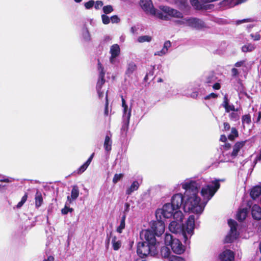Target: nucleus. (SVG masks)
Masks as SVG:
<instances>
[{
	"mask_svg": "<svg viewBox=\"0 0 261 261\" xmlns=\"http://www.w3.org/2000/svg\"><path fill=\"white\" fill-rule=\"evenodd\" d=\"M181 187L186 190L184 211L201 214L207 201L212 198L219 188L220 184L219 180H215L213 181L211 185H206L202 188L201 194L203 198L202 202H200V198L198 196V189L200 187L199 182L185 180L181 184Z\"/></svg>",
	"mask_w": 261,
	"mask_h": 261,
	"instance_id": "f257e3e1",
	"label": "nucleus"
},
{
	"mask_svg": "<svg viewBox=\"0 0 261 261\" xmlns=\"http://www.w3.org/2000/svg\"><path fill=\"white\" fill-rule=\"evenodd\" d=\"M184 217V215L181 211H176L173 215L174 220L169 225V229L174 233L182 232L185 243L187 244L189 243V239L194 233L195 217L193 215L189 216L184 225L182 224Z\"/></svg>",
	"mask_w": 261,
	"mask_h": 261,
	"instance_id": "f03ea898",
	"label": "nucleus"
},
{
	"mask_svg": "<svg viewBox=\"0 0 261 261\" xmlns=\"http://www.w3.org/2000/svg\"><path fill=\"white\" fill-rule=\"evenodd\" d=\"M164 243L166 246L171 247L172 251L175 253L180 254L184 252L185 249L180 241L169 234L166 233L164 238Z\"/></svg>",
	"mask_w": 261,
	"mask_h": 261,
	"instance_id": "7ed1b4c3",
	"label": "nucleus"
},
{
	"mask_svg": "<svg viewBox=\"0 0 261 261\" xmlns=\"http://www.w3.org/2000/svg\"><path fill=\"white\" fill-rule=\"evenodd\" d=\"M150 228L148 229L149 238L159 237L165 231V224L162 219H157L156 221H152L149 224Z\"/></svg>",
	"mask_w": 261,
	"mask_h": 261,
	"instance_id": "20e7f679",
	"label": "nucleus"
},
{
	"mask_svg": "<svg viewBox=\"0 0 261 261\" xmlns=\"http://www.w3.org/2000/svg\"><path fill=\"white\" fill-rule=\"evenodd\" d=\"M177 211L173 207L170 203L165 204L162 208H158L155 212V216L156 219H162V218L168 219L173 217L175 212Z\"/></svg>",
	"mask_w": 261,
	"mask_h": 261,
	"instance_id": "39448f33",
	"label": "nucleus"
},
{
	"mask_svg": "<svg viewBox=\"0 0 261 261\" xmlns=\"http://www.w3.org/2000/svg\"><path fill=\"white\" fill-rule=\"evenodd\" d=\"M140 240L137 243V253L139 257H147V249L145 244L147 243V229H142L140 232Z\"/></svg>",
	"mask_w": 261,
	"mask_h": 261,
	"instance_id": "423d86ee",
	"label": "nucleus"
},
{
	"mask_svg": "<svg viewBox=\"0 0 261 261\" xmlns=\"http://www.w3.org/2000/svg\"><path fill=\"white\" fill-rule=\"evenodd\" d=\"M178 22L195 29H201L205 27V24L202 20L196 18H185L178 21Z\"/></svg>",
	"mask_w": 261,
	"mask_h": 261,
	"instance_id": "0eeeda50",
	"label": "nucleus"
},
{
	"mask_svg": "<svg viewBox=\"0 0 261 261\" xmlns=\"http://www.w3.org/2000/svg\"><path fill=\"white\" fill-rule=\"evenodd\" d=\"M159 242H156L155 237L149 238L148 234V254L154 256L158 254Z\"/></svg>",
	"mask_w": 261,
	"mask_h": 261,
	"instance_id": "6e6552de",
	"label": "nucleus"
},
{
	"mask_svg": "<svg viewBox=\"0 0 261 261\" xmlns=\"http://www.w3.org/2000/svg\"><path fill=\"white\" fill-rule=\"evenodd\" d=\"M185 201V193H184V196L180 193L176 194L172 196L171 203L170 204L176 209V211H179V208L181 205L183 206V208L184 209V203Z\"/></svg>",
	"mask_w": 261,
	"mask_h": 261,
	"instance_id": "1a4fd4ad",
	"label": "nucleus"
},
{
	"mask_svg": "<svg viewBox=\"0 0 261 261\" xmlns=\"http://www.w3.org/2000/svg\"><path fill=\"white\" fill-rule=\"evenodd\" d=\"M228 224L230 228V230L229 236L226 238V242H230L238 238L239 233L237 231V223L235 221L230 219L228 221Z\"/></svg>",
	"mask_w": 261,
	"mask_h": 261,
	"instance_id": "9d476101",
	"label": "nucleus"
},
{
	"mask_svg": "<svg viewBox=\"0 0 261 261\" xmlns=\"http://www.w3.org/2000/svg\"><path fill=\"white\" fill-rule=\"evenodd\" d=\"M160 9L170 16L176 18H181L182 17L181 13L169 7L163 6L160 7Z\"/></svg>",
	"mask_w": 261,
	"mask_h": 261,
	"instance_id": "9b49d317",
	"label": "nucleus"
},
{
	"mask_svg": "<svg viewBox=\"0 0 261 261\" xmlns=\"http://www.w3.org/2000/svg\"><path fill=\"white\" fill-rule=\"evenodd\" d=\"M234 253L228 249H226L219 255L221 261H232L234 259Z\"/></svg>",
	"mask_w": 261,
	"mask_h": 261,
	"instance_id": "f8f14e48",
	"label": "nucleus"
},
{
	"mask_svg": "<svg viewBox=\"0 0 261 261\" xmlns=\"http://www.w3.org/2000/svg\"><path fill=\"white\" fill-rule=\"evenodd\" d=\"M171 43L170 41H165L162 49L160 51L155 52L154 53V55L162 57L166 55L168 53V50L171 47Z\"/></svg>",
	"mask_w": 261,
	"mask_h": 261,
	"instance_id": "ddd939ff",
	"label": "nucleus"
},
{
	"mask_svg": "<svg viewBox=\"0 0 261 261\" xmlns=\"http://www.w3.org/2000/svg\"><path fill=\"white\" fill-rule=\"evenodd\" d=\"M251 214L254 219H261V207L257 204L253 205L251 210Z\"/></svg>",
	"mask_w": 261,
	"mask_h": 261,
	"instance_id": "4468645a",
	"label": "nucleus"
},
{
	"mask_svg": "<svg viewBox=\"0 0 261 261\" xmlns=\"http://www.w3.org/2000/svg\"><path fill=\"white\" fill-rule=\"evenodd\" d=\"M79 195V188L76 185H74L72 187L71 190V196H67V200L69 203H71L72 200H75Z\"/></svg>",
	"mask_w": 261,
	"mask_h": 261,
	"instance_id": "2eb2a0df",
	"label": "nucleus"
},
{
	"mask_svg": "<svg viewBox=\"0 0 261 261\" xmlns=\"http://www.w3.org/2000/svg\"><path fill=\"white\" fill-rule=\"evenodd\" d=\"M245 143L246 141L237 142L233 146L231 155L233 157L236 156L240 149L245 145Z\"/></svg>",
	"mask_w": 261,
	"mask_h": 261,
	"instance_id": "dca6fc26",
	"label": "nucleus"
},
{
	"mask_svg": "<svg viewBox=\"0 0 261 261\" xmlns=\"http://www.w3.org/2000/svg\"><path fill=\"white\" fill-rule=\"evenodd\" d=\"M94 155V153H93L90 156V157L88 158L87 161L83 165L81 166L80 167V168H78V169L77 170V173L78 174L82 173L83 172H84L87 169L88 167L90 164V163H91V161H92V159L93 158Z\"/></svg>",
	"mask_w": 261,
	"mask_h": 261,
	"instance_id": "f3484780",
	"label": "nucleus"
},
{
	"mask_svg": "<svg viewBox=\"0 0 261 261\" xmlns=\"http://www.w3.org/2000/svg\"><path fill=\"white\" fill-rule=\"evenodd\" d=\"M110 53L112 55V58H116L120 53V49L118 44H114L112 45L110 48Z\"/></svg>",
	"mask_w": 261,
	"mask_h": 261,
	"instance_id": "a211bd4d",
	"label": "nucleus"
},
{
	"mask_svg": "<svg viewBox=\"0 0 261 261\" xmlns=\"http://www.w3.org/2000/svg\"><path fill=\"white\" fill-rule=\"evenodd\" d=\"M105 72H99L98 75V79L96 84V87L99 89L100 88H102L103 85L105 83L106 80L105 79Z\"/></svg>",
	"mask_w": 261,
	"mask_h": 261,
	"instance_id": "6ab92c4d",
	"label": "nucleus"
},
{
	"mask_svg": "<svg viewBox=\"0 0 261 261\" xmlns=\"http://www.w3.org/2000/svg\"><path fill=\"white\" fill-rule=\"evenodd\" d=\"M139 187V184L137 181H133L130 186L126 190V195H130L133 192L137 190Z\"/></svg>",
	"mask_w": 261,
	"mask_h": 261,
	"instance_id": "aec40b11",
	"label": "nucleus"
},
{
	"mask_svg": "<svg viewBox=\"0 0 261 261\" xmlns=\"http://www.w3.org/2000/svg\"><path fill=\"white\" fill-rule=\"evenodd\" d=\"M35 206L36 208H39L43 203V199L41 193L38 191H37L35 197Z\"/></svg>",
	"mask_w": 261,
	"mask_h": 261,
	"instance_id": "412c9836",
	"label": "nucleus"
},
{
	"mask_svg": "<svg viewBox=\"0 0 261 261\" xmlns=\"http://www.w3.org/2000/svg\"><path fill=\"white\" fill-rule=\"evenodd\" d=\"M250 195L253 199H255L259 196L261 197V187H254L251 191Z\"/></svg>",
	"mask_w": 261,
	"mask_h": 261,
	"instance_id": "4be33fe9",
	"label": "nucleus"
},
{
	"mask_svg": "<svg viewBox=\"0 0 261 261\" xmlns=\"http://www.w3.org/2000/svg\"><path fill=\"white\" fill-rule=\"evenodd\" d=\"M112 244L113 248L115 251L118 250L121 247V242L117 239L116 236L112 237Z\"/></svg>",
	"mask_w": 261,
	"mask_h": 261,
	"instance_id": "5701e85b",
	"label": "nucleus"
},
{
	"mask_svg": "<svg viewBox=\"0 0 261 261\" xmlns=\"http://www.w3.org/2000/svg\"><path fill=\"white\" fill-rule=\"evenodd\" d=\"M247 213L248 210L246 208L240 209L237 214L238 220L239 221L244 220L246 218Z\"/></svg>",
	"mask_w": 261,
	"mask_h": 261,
	"instance_id": "b1692460",
	"label": "nucleus"
},
{
	"mask_svg": "<svg viewBox=\"0 0 261 261\" xmlns=\"http://www.w3.org/2000/svg\"><path fill=\"white\" fill-rule=\"evenodd\" d=\"M137 66L136 64L133 62L129 63L125 71V74L129 76L136 70Z\"/></svg>",
	"mask_w": 261,
	"mask_h": 261,
	"instance_id": "393cba45",
	"label": "nucleus"
},
{
	"mask_svg": "<svg viewBox=\"0 0 261 261\" xmlns=\"http://www.w3.org/2000/svg\"><path fill=\"white\" fill-rule=\"evenodd\" d=\"M126 217V214H123V215L121 217L120 225L117 228L116 230L119 233H122L123 230L125 228Z\"/></svg>",
	"mask_w": 261,
	"mask_h": 261,
	"instance_id": "a878e982",
	"label": "nucleus"
},
{
	"mask_svg": "<svg viewBox=\"0 0 261 261\" xmlns=\"http://www.w3.org/2000/svg\"><path fill=\"white\" fill-rule=\"evenodd\" d=\"M103 146L105 150L108 152L110 151L112 149V140L108 135L105 137Z\"/></svg>",
	"mask_w": 261,
	"mask_h": 261,
	"instance_id": "bb28decb",
	"label": "nucleus"
},
{
	"mask_svg": "<svg viewBox=\"0 0 261 261\" xmlns=\"http://www.w3.org/2000/svg\"><path fill=\"white\" fill-rule=\"evenodd\" d=\"M167 246L165 245V246L162 247L161 254L163 257L169 258L171 252L170 249Z\"/></svg>",
	"mask_w": 261,
	"mask_h": 261,
	"instance_id": "cd10ccee",
	"label": "nucleus"
},
{
	"mask_svg": "<svg viewBox=\"0 0 261 261\" xmlns=\"http://www.w3.org/2000/svg\"><path fill=\"white\" fill-rule=\"evenodd\" d=\"M255 48V46L251 43H248L243 45L242 47V50L244 53L250 52Z\"/></svg>",
	"mask_w": 261,
	"mask_h": 261,
	"instance_id": "c85d7f7f",
	"label": "nucleus"
},
{
	"mask_svg": "<svg viewBox=\"0 0 261 261\" xmlns=\"http://www.w3.org/2000/svg\"><path fill=\"white\" fill-rule=\"evenodd\" d=\"M246 0H223L225 5L233 6L245 2Z\"/></svg>",
	"mask_w": 261,
	"mask_h": 261,
	"instance_id": "c756f323",
	"label": "nucleus"
},
{
	"mask_svg": "<svg viewBox=\"0 0 261 261\" xmlns=\"http://www.w3.org/2000/svg\"><path fill=\"white\" fill-rule=\"evenodd\" d=\"M238 136V132L237 130L232 127L231 128V134L228 136V139L230 140H233L235 138Z\"/></svg>",
	"mask_w": 261,
	"mask_h": 261,
	"instance_id": "7c9ffc66",
	"label": "nucleus"
},
{
	"mask_svg": "<svg viewBox=\"0 0 261 261\" xmlns=\"http://www.w3.org/2000/svg\"><path fill=\"white\" fill-rule=\"evenodd\" d=\"M28 198V194L27 193L22 196L20 201H19L16 205V207L18 208H20L23 204L26 202Z\"/></svg>",
	"mask_w": 261,
	"mask_h": 261,
	"instance_id": "2f4dec72",
	"label": "nucleus"
},
{
	"mask_svg": "<svg viewBox=\"0 0 261 261\" xmlns=\"http://www.w3.org/2000/svg\"><path fill=\"white\" fill-rule=\"evenodd\" d=\"M109 100H108V91L106 93V102L105 105V111H104V114L106 116H108L109 115Z\"/></svg>",
	"mask_w": 261,
	"mask_h": 261,
	"instance_id": "473e14b6",
	"label": "nucleus"
},
{
	"mask_svg": "<svg viewBox=\"0 0 261 261\" xmlns=\"http://www.w3.org/2000/svg\"><path fill=\"white\" fill-rule=\"evenodd\" d=\"M123 176L124 175L122 173L115 174L113 178V182L115 184L117 183Z\"/></svg>",
	"mask_w": 261,
	"mask_h": 261,
	"instance_id": "72a5a7b5",
	"label": "nucleus"
},
{
	"mask_svg": "<svg viewBox=\"0 0 261 261\" xmlns=\"http://www.w3.org/2000/svg\"><path fill=\"white\" fill-rule=\"evenodd\" d=\"M130 116V111H129L128 115L127 116V121L122 126V128H121L122 130H123L124 131H126V132L127 131Z\"/></svg>",
	"mask_w": 261,
	"mask_h": 261,
	"instance_id": "f704fd0d",
	"label": "nucleus"
},
{
	"mask_svg": "<svg viewBox=\"0 0 261 261\" xmlns=\"http://www.w3.org/2000/svg\"><path fill=\"white\" fill-rule=\"evenodd\" d=\"M103 11L106 14H109L113 11V7L111 5H107L103 7Z\"/></svg>",
	"mask_w": 261,
	"mask_h": 261,
	"instance_id": "c9c22d12",
	"label": "nucleus"
},
{
	"mask_svg": "<svg viewBox=\"0 0 261 261\" xmlns=\"http://www.w3.org/2000/svg\"><path fill=\"white\" fill-rule=\"evenodd\" d=\"M250 36L253 41H258L261 39V35L258 32H256L254 34L252 33L250 35Z\"/></svg>",
	"mask_w": 261,
	"mask_h": 261,
	"instance_id": "e433bc0d",
	"label": "nucleus"
},
{
	"mask_svg": "<svg viewBox=\"0 0 261 261\" xmlns=\"http://www.w3.org/2000/svg\"><path fill=\"white\" fill-rule=\"evenodd\" d=\"M243 123L249 124L251 122V116L250 115H245L242 117Z\"/></svg>",
	"mask_w": 261,
	"mask_h": 261,
	"instance_id": "4c0bfd02",
	"label": "nucleus"
},
{
	"mask_svg": "<svg viewBox=\"0 0 261 261\" xmlns=\"http://www.w3.org/2000/svg\"><path fill=\"white\" fill-rule=\"evenodd\" d=\"M215 81V77L213 74H210L206 77L205 82L207 83H211Z\"/></svg>",
	"mask_w": 261,
	"mask_h": 261,
	"instance_id": "58836bf2",
	"label": "nucleus"
},
{
	"mask_svg": "<svg viewBox=\"0 0 261 261\" xmlns=\"http://www.w3.org/2000/svg\"><path fill=\"white\" fill-rule=\"evenodd\" d=\"M101 18L103 23L105 24H109L110 22V19L107 15L102 14L101 15Z\"/></svg>",
	"mask_w": 261,
	"mask_h": 261,
	"instance_id": "ea45409f",
	"label": "nucleus"
},
{
	"mask_svg": "<svg viewBox=\"0 0 261 261\" xmlns=\"http://www.w3.org/2000/svg\"><path fill=\"white\" fill-rule=\"evenodd\" d=\"M169 261H185V260L182 257H181L180 256L172 255L169 257Z\"/></svg>",
	"mask_w": 261,
	"mask_h": 261,
	"instance_id": "a19ab883",
	"label": "nucleus"
},
{
	"mask_svg": "<svg viewBox=\"0 0 261 261\" xmlns=\"http://www.w3.org/2000/svg\"><path fill=\"white\" fill-rule=\"evenodd\" d=\"M94 4V1L93 0H90L88 2L85 3V7L87 9H90L92 8Z\"/></svg>",
	"mask_w": 261,
	"mask_h": 261,
	"instance_id": "79ce46f5",
	"label": "nucleus"
},
{
	"mask_svg": "<svg viewBox=\"0 0 261 261\" xmlns=\"http://www.w3.org/2000/svg\"><path fill=\"white\" fill-rule=\"evenodd\" d=\"M140 5L144 11H147V0H140Z\"/></svg>",
	"mask_w": 261,
	"mask_h": 261,
	"instance_id": "37998d69",
	"label": "nucleus"
},
{
	"mask_svg": "<svg viewBox=\"0 0 261 261\" xmlns=\"http://www.w3.org/2000/svg\"><path fill=\"white\" fill-rule=\"evenodd\" d=\"M191 5L194 6L197 9H200L201 6L198 4V0H190Z\"/></svg>",
	"mask_w": 261,
	"mask_h": 261,
	"instance_id": "c03bdc74",
	"label": "nucleus"
},
{
	"mask_svg": "<svg viewBox=\"0 0 261 261\" xmlns=\"http://www.w3.org/2000/svg\"><path fill=\"white\" fill-rule=\"evenodd\" d=\"M110 20L111 21V22L112 23H118L119 22L120 19V18L118 17V16L117 15H113L112 16L111 18H110Z\"/></svg>",
	"mask_w": 261,
	"mask_h": 261,
	"instance_id": "a18cd8bd",
	"label": "nucleus"
},
{
	"mask_svg": "<svg viewBox=\"0 0 261 261\" xmlns=\"http://www.w3.org/2000/svg\"><path fill=\"white\" fill-rule=\"evenodd\" d=\"M98 70L99 72H105L104 68L100 62L99 59L97 60Z\"/></svg>",
	"mask_w": 261,
	"mask_h": 261,
	"instance_id": "49530a36",
	"label": "nucleus"
},
{
	"mask_svg": "<svg viewBox=\"0 0 261 261\" xmlns=\"http://www.w3.org/2000/svg\"><path fill=\"white\" fill-rule=\"evenodd\" d=\"M103 5V3L101 1H97L95 2L94 7L96 9H99Z\"/></svg>",
	"mask_w": 261,
	"mask_h": 261,
	"instance_id": "de8ad7c7",
	"label": "nucleus"
},
{
	"mask_svg": "<svg viewBox=\"0 0 261 261\" xmlns=\"http://www.w3.org/2000/svg\"><path fill=\"white\" fill-rule=\"evenodd\" d=\"M138 41L142 43L147 41V35L140 36L138 38Z\"/></svg>",
	"mask_w": 261,
	"mask_h": 261,
	"instance_id": "09e8293b",
	"label": "nucleus"
},
{
	"mask_svg": "<svg viewBox=\"0 0 261 261\" xmlns=\"http://www.w3.org/2000/svg\"><path fill=\"white\" fill-rule=\"evenodd\" d=\"M96 90L98 93V97L100 99L102 98L103 97V92L101 91V88L99 89L96 87Z\"/></svg>",
	"mask_w": 261,
	"mask_h": 261,
	"instance_id": "8fccbe9b",
	"label": "nucleus"
},
{
	"mask_svg": "<svg viewBox=\"0 0 261 261\" xmlns=\"http://www.w3.org/2000/svg\"><path fill=\"white\" fill-rule=\"evenodd\" d=\"M149 12L151 14L153 15L160 17V13L158 12H156L154 9H150Z\"/></svg>",
	"mask_w": 261,
	"mask_h": 261,
	"instance_id": "3c124183",
	"label": "nucleus"
},
{
	"mask_svg": "<svg viewBox=\"0 0 261 261\" xmlns=\"http://www.w3.org/2000/svg\"><path fill=\"white\" fill-rule=\"evenodd\" d=\"M124 206H125V208H124L123 213H124V214H126V213L129 210L130 204L128 202H126V203H125Z\"/></svg>",
	"mask_w": 261,
	"mask_h": 261,
	"instance_id": "603ef678",
	"label": "nucleus"
},
{
	"mask_svg": "<svg viewBox=\"0 0 261 261\" xmlns=\"http://www.w3.org/2000/svg\"><path fill=\"white\" fill-rule=\"evenodd\" d=\"M225 110L227 112H229L230 111H234V107L233 105H228V107L225 108Z\"/></svg>",
	"mask_w": 261,
	"mask_h": 261,
	"instance_id": "864d4df0",
	"label": "nucleus"
},
{
	"mask_svg": "<svg viewBox=\"0 0 261 261\" xmlns=\"http://www.w3.org/2000/svg\"><path fill=\"white\" fill-rule=\"evenodd\" d=\"M61 213L63 215H66L68 214V206H67L66 204H65L64 207L62 209Z\"/></svg>",
	"mask_w": 261,
	"mask_h": 261,
	"instance_id": "5fc2aeb1",
	"label": "nucleus"
},
{
	"mask_svg": "<svg viewBox=\"0 0 261 261\" xmlns=\"http://www.w3.org/2000/svg\"><path fill=\"white\" fill-rule=\"evenodd\" d=\"M229 105L228 104V100L227 98V97L225 96L224 98V101H223V106L225 108H226Z\"/></svg>",
	"mask_w": 261,
	"mask_h": 261,
	"instance_id": "6e6d98bb",
	"label": "nucleus"
},
{
	"mask_svg": "<svg viewBox=\"0 0 261 261\" xmlns=\"http://www.w3.org/2000/svg\"><path fill=\"white\" fill-rule=\"evenodd\" d=\"M230 117L232 119H238L239 118L238 114L234 112H232L230 114Z\"/></svg>",
	"mask_w": 261,
	"mask_h": 261,
	"instance_id": "4d7b16f0",
	"label": "nucleus"
},
{
	"mask_svg": "<svg viewBox=\"0 0 261 261\" xmlns=\"http://www.w3.org/2000/svg\"><path fill=\"white\" fill-rule=\"evenodd\" d=\"M123 115H125L126 117H127V116L128 115L129 111H130L131 112V110L128 109L127 106H126V108L125 107H123Z\"/></svg>",
	"mask_w": 261,
	"mask_h": 261,
	"instance_id": "13d9d810",
	"label": "nucleus"
},
{
	"mask_svg": "<svg viewBox=\"0 0 261 261\" xmlns=\"http://www.w3.org/2000/svg\"><path fill=\"white\" fill-rule=\"evenodd\" d=\"M217 96V95L216 94L212 93L209 94L208 95L206 96L205 97V99H210L211 98H216Z\"/></svg>",
	"mask_w": 261,
	"mask_h": 261,
	"instance_id": "bf43d9fd",
	"label": "nucleus"
},
{
	"mask_svg": "<svg viewBox=\"0 0 261 261\" xmlns=\"http://www.w3.org/2000/svg\"><path fill=\"white\" fill-rule=\"evenodd\" d=\"M112 232L110 233V236H109L108 234H107V240L106 241V246H109V244H110V238H111V236H112Z\"/></svg>",
	"mask_w": 261,
	"mask_h": 261,
	"instance_id": "052dcab7",
	"label": "nucleus"
},
{
	"mask_svg": "<svg viewBox=\"0 0 261 261\" xmlns=\"http://www.w3.org/2000/svg\"><path fill=\"white\" fill-rule=\"evenodd\" d=\"M121 101H122V107L126 108V106H127V105H126L125 100L124 98L123 97L122 95L121 96Z\"/></svg>",
	"mask_w": 261,
	"mask_h": 261,
	"instance_id": "680f3d73",
	"label": "nucleus"
},
{
	"mask_svg": "<svg viewBox=\"0 0 261 261\" xmlns=\"http://www.w3.org/2000/svg\"><path fill=\"white\" fill-rule=\"evenodd\" d=\"M84 37L85 39H86V40H90V35H89V33L88 31L86 32V34L84 35Z\"/></svg>",
	"mask_w": 261,
	"mask_h": 261,
	"instance_id": "e2e57ef3",
	"label": "nucleus"
},
{
	"mask_svg": "<svg viewBox=\"0 0 261 261\" xmlns=\"http://www.w3.org/2000/svg\"><path fill=\"white\" fill-rule=\"evenodd\" d=\"M244 63V61H240V62H237L236 64H235V66L236 67H240L241 66H242Z\"/></svg>",
	"mask_w": 261,
	"mask_h": 261,
	"instance_id": "0e129e2a",
	"label": "nucleus"
},
{
	"mask_svg": "<svg viewBox=\"0 0 261 261\" xmlns=\"http://www.w3.org/2000/svg\"><path fill=\"white\" fill-rule=\"evenodd\" d=\"M232 74L233 76H236L238 74V70L236 68H232L231 70Z\"/></svg>",
	"mask_w": 261,
	"mask_h": 261,
	"instance_id": "69168bd1",
	"label": "nucleus"
},
{
	"mask_svg": "<svg viewBox=\"0 0 261 261\" xmlns=\"http://www.w3.org/2000/svg\"><path fill=\"white\" fill-rule=\"evenodd\" d=\"M147 257H139V258H137L136 261H147L146 259V258Z\"/></svg>",
	"mask_w": 261,
	"mask_h": 261,
	"instance_id": "338daca9",
	"label": "nucleus"
},
{
	"mask_svg": "<svg viewBox=\"0 0 261 261\" xmlns=\"http://www.w3.org/2000/svg\"><path fill=\"white\" fill-rule=\"evenodd\" d=\"M43 261H54V257L50 255L47 257V259H45Z\"/></svg>",
	"mask_w": 261,
	"mask_h": 261,
	"instance_id": "774afa93",
	"label": "nucleus"
}]
</instances>
